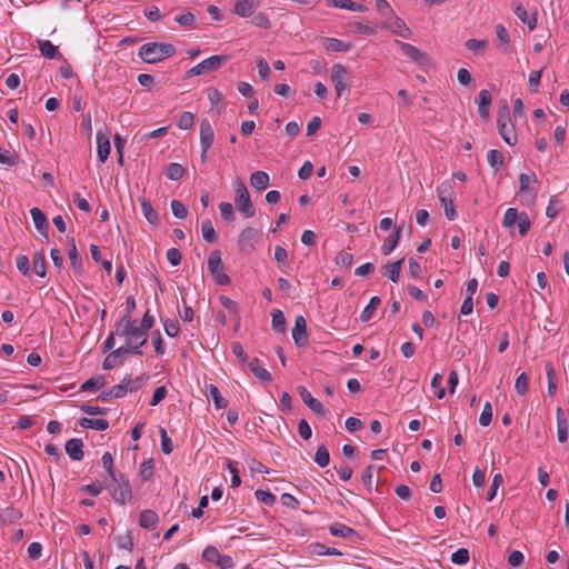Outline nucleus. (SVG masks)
<instances>
[{
    "mask_svg": "<svg viewBox=\"0 0 569 569\" xmlns=\"http://www.w3.org/2000/svg\"><path fill=\"white\" fill-rule=\"evenodd\" d=\"M117 335L124 339L128 353L141 355L140 348L147 342L148 335L140 328L137 320L123 316L117 325Z\"/></svg>",
    "mask_w": 569,
    "mask_h": 569,
    "instance_id": "obj_1",
    "label": "nucleus"
},
{
    "mask_svg": "<svg viewBox=\"0 0 569 569\" xmlns=\"http://www.w3.org/2000/svg\"><path fill=\"white\" fill-rule=\"evenodd\" d=\"M174 53V46L164 42H148L139 49V57L147 63H157L172 57Z\"/></svg>",
    "mask_w": 569,
    "mask_h": 569,
    "instance_id": "obj_2",
    "label": "nucleus"
},
{
    "mask_svg": "<svg viewBox=\"0 0 569 569\" xmlns=\"http://www.w3.org/2000/svg\"><path fill=\"white\" fill-rule=\"evenodd\" d=\"M497 127L499 134L509 146L517 143V134L510 119L509 104L507 100L501 101L497 112Z\"/></svg>",
    "mask_w": 569,
    "mask_h": 569,
    "instance_id": "obj_3",
    "label": "nucleus"
},
{
    "mask_svg": "<svg viewBox=\"0 0 569 569\" xmlns=\"http://www.w3.org/2000/svg\"><path fill=\"white\" fill-rule=\"evenodd\" d=\"M236 189V198L234 203L236 208L240 211L243 218L248 219L254 216V207L251 202L249 191L241 179H237L234 182Z\"/></svg>",
    "mask_w": 569,
    "mask_h": 569,
    "instance_id": "obj_4",
    "label": "nucleus"
},
{
    "mask_svg": "<svg viewBox=\"0 0 569 569\" xmlns=\"http://www.w3.org/2000/svg\"><path fill=\"white\" fill-rule=\"evenodd\" d=\"M538 182L536 173H520L519 174V196L521 197V202L530 206L536 201L537 190L535 184Z\"/></svg>",
    "mask_w": 569,
    "mask_h": 569,
    "instance_id": "obj_5",
    "label": "nucleus"
},
{
    "mask_svg": "<svg viewBox=\"0 0 569 569\" xmlns=\"http://www.w3.org/2000/svg\"><path fill=\"white\" fill-rule=\"evenodd\" d=\"M501 223L503 228H511L517 223L521 236H525L528 232L531 224L528 214L526 212H519L516 208L507 209Z\"/></svg>",
    "mask_w": 569,
    "mask_h": 569,
    "instance_id": "obj_6",
    "label": "nucleus"
},
{
    "mask_svg": "<svg viewBox=\"0 0 569 569\" xmlns=\"http://www.w3.org/2000/svg\"><path fill=\"white\" fill-rule=\"evenodd\" d=\"M208 270L218 284H229L230 278L223 270L221 253L219 250H213L208 257Z\"/></svg>",
    "mask_w": 569,
    "mask_h": 569,
    "instance_id": "obj_7",
    "label": "nucleus"
},
{
    "mask_svg": "<svg viewBox=\"0 0 569 569\" xmlns=\"http://www.w3.org/2000/svg\"><path fill=\"white\" fill-rule=\"evenodd\" d=\"M260 239L261 231L259 229L247 227L239 234L238 246L242 252L250 253Z\"/></svg>",
    "mask_w": 569,
    "mask_h": 569,
    "instance_id": "obj_8",
    "label": "nucleus"
},
{
    "mask_svg": "<svg viewBox=\"0 0 569 569\" xmlns=\"http://www.w3.org/2000/svg\"><path fill=\"white\" fill-rule=\"evenodd\" d=\"M112 481L114 482V486L111 488L112 498L121 505L129 502L132 498L129 481L122 475H117V480Z\"/></svg>",
    "mask_w": 569,
    "mask_h": 569,
    "instance_id": "obj_9",
    "label": "nucleus"
},
{
    "mask_svg": "<svg viewBox=\"0 0 569 569\" xmlns=\"http://www.w3.org/2000/svg\"><path fill=\"white\" fill-rule=\"evenodd\" d=\"M214 140V131L209 122V120L203 119L200 123V147L201 161L204 162L207 160V152L211 148Z\"/></svg>",
    "mask_w": 569,
    "mask_h": 569,
    "instance_id": "obj_10",
    "label": "nucleus"
},
{
    "mask_svg": "<svg viewBox=\"0 0 569 569\" xmlns=\"http://www.w3.org/2000/svg\"><path fill=\"white\" fill-rule=\"evenodd\" d=\"M228 60L229 56L227 54L212 56L208 59H204L189 71H214L222 68Z\"/></svg>",
    "mask_w": 569,
    "mask_h": 569,
    "instance_id": "obj_11",
    "label": "nucleus"
},
{
    "mask_svg": "<svg viewBox=\"0 0 569 569\" xmlns=\"http://www.w3.org/2000/svg\"><path fill=\"white\" fill-rule=\"evenodd\" d=\"M396 43L400 47L401 51L412 61L417 62L419 67H425L428 57L425 52L420 51L417 47L397 40Z\"/></svg>",
    "mask_w": 569,
    "mask_h": 569,
    "instance_id": "obj_12",
    "label": "nucleus"
},
{
    "mask_svg": "<svg viewBox=\"0 0 569 569\" xmlns=\"http://www.w3.org/2000/svg\"><path fill=\"white\" fill-rule=\"evenodd\" d=\"M292 339L298 347L305 346L308 340L307 322L303 316H297L292 328Z\"/></svg>",
    "mask_w": 569,
    "mask_h": 569,
    "instance_id": "obj_13",
    "label": "nucleus"
},
{
    "mask_svg": "<svg viewBox=\"0 0 569 569\" xmlns=\"http://www.w3.org/2000/svg\"><path fill=\"white\" fill-rule=\"evenodd\" d=\"M298 391L302 401L306 406H308L310 410L319 416H326L327 410L325 409L323 405L318 399L313 398L305 387H299Z\"/></svg>",
    "mask_w": 569,
    "mask_h": 569,
    "instance_id": "obj_14",
    "label": "nucleus"
},
{
    "mask_svg": "<svg viewBox=\"0 0 569 569\" xmlns=\"http://www.w3.org/2000/svg\"><path fill=\"white\" fill-rule=\"evenodd\" d=\"M385 24L392 33L401 38L408 39L411 37V30L408 28L406 22L397 16L385 21Z\"/></svg>",
    "mask_w": 569,
    "mask_h": 569,
    "instance_id": "obj_15",
    "label": "nucleus"
},
{
    "mask_svg": "<svg viewBox=\"0 0 569 569\" xmlns=\"http://www.w3.org/2000/svg\"><path fill=\"white\" fill-rule=\"evenodd\" d=\"M259 4V0H237L233 6V12L239 17L247 18L254 13Z\"/></svg>",
    "mask_w": 569,
    "mask_h": 569,
    "instance_id": "obj_16",
    "label": "nucleus"
},
{
    "mask_svg": "<svg viewBox=\"0 0 569 569\" xmlns=\"http://www.w3.org/2000/svg\"><path fill=\"white\" fill-rule=\"evenodd\" d=\"M99 161L104 163L110 154L109 134L99 131L96 136Z\"/></svg>",
    "mask_w": 569,
    "mask_h": 569,
    "instance_id": "obj_17",
    "label": "nucleus"
},
{
    "mask_svg": "<svg viewBox=\"0 0 569 569\" xmlns=\"http://www.w3.org/2000/svg\"><path fill=\"white\" fill-rule=\"evenodd\" d=\"M128 353V349L120 347L117 350L110 352L103 360L102 368L110 370L122 363V356Z\"/></svg>",
    "mask_w": 569,
    "mask_h": 569,
    "instance_id": "obj_18",
    "label": "nucleus"
},
{
    "mask_svg": "<svg viewBox=\"0 0 569 569\" xmlns=\"http://www.w3.org/2000/svg\"><path fill=\"white\" fill-rule=\"evenodd\" d=\"M82 447V441L80 439L73 438L67 441L66 452L72 460L80 461L83 459Z\"/></svg>",
    "mask_w": 569,
    "mask_h": 569,
    "instance_id": "obj_19",
    "label": "nucleus"
},
{
    "mask_svg": "<svg viewBox=\"0 0 569 569\" xmlns=\"http://www.w3.org/2000/svg\"><path fill=\"white\" fill-rule=\"evenodd\" d=\"M492 97L488 90H481L477 97L478 113L481 118L487 119L489 117V106Z\"/></svg>",
    "mask_w": 569,
    "mask_h": 569,
    "instance_id": "obj_20",
    "label": "nucleus"
},
{
    "mask_svg": "<svg viewBox=\"0 0 569 569\" xmlns=\"http://www.w3.org/2000/svg\"><path fill=\"white\" fill-rule=\"evenodd\" d=\"M30 214L37 230L44 237H48V221L44 213L39 208L34 207L30 210Z\"/></svg>",
    "mask_w": 569,
    "mask_h": 569,
    "instance_id": "obj_21",
    "label": "nucleus"
},
{
    "mask_svg": "<svg viewBox=\"0 0 569 569\" xmlns=\"http://www.w3.org/2000/svg\"><path fill=\"white\" fill-rule=\"evenodd\" d=\"M206 396L210 397L217 409H224L228 407V401L223 398L217 386L209 383L206 385Z\"/></svg>",
    "mask_w": 569,
    "mask_h": 569,
    "instance_id": "obj_22",
    "label": "nucleus"
},
{
    "mask_svg": "<svg viewBox=\"0 0 569 569\" xmlns=\"http://www.w3.org/2000/svg\"><path fill=\"white\" fill-rule=\"evenodd\" d=\"M247 366L256 378L267 383L271 382L272 378L270 372L260 366V362L257 358L250 360Z\"/></svg>",
    "mask_w": 569,
    "mask_h": 569,
    "instance_id": "obj_23",
    "label": "nucleus"
},
{
    "mask_svg": "<svg viewBox=\"0 0 569 569\" xmlns=\"http://www.w3.org/2000/svg\"><path fill=\"white\" fill-rule=\"evenodd\" d=\"M79 425L86 429L104 431L109 427V422L103 418H81Z\"/></svg>",
    "mask_w": 569,
    "mask_h": 569,
    "instance_id": "obj_24",
    "label": "nucleus"
},
{
    "mask_svg": "<svg viewBox=\"0 0 569 569\" xmlns=\"http://www.w3.org/2000/svg\"><path fill=\"white\" fill-rule=\"evenodd\" d=\"M327 4L330 7L347 9V10H351V11H359V12L367 11L366 6L355 2V1H351V0H328Z\"/></svg>",
    "mask_w": 569,
    "mask_h": 569,
    "instance_id": "obj_25",
    "label": "nucleus"
},
{
    "mask_svg": "<svg viewBox=\"0 0 569 569\" xmlns=\"http://www.w3.org/2000/svg\"><path fill=\"white\" fill-rule=\"evenodd\" d=\"M159 521L157 512L153 510H142L139 515V525L144 529H153Z\"/></svg>",
    "mask_w": 569,
    "mask_h": 569,
    "instance_id": "obj_26",
    "label": "nucleus"
},
{
    "mask_svg": "<svg viewBox=\"0 0 569 569\" xmlns=\"http://www.w3.org/2000/svg\"><path fill=\"white\" fill-rule=\"evenodd\" d=\"M269 174L264 171H256L250 176V184L252 188L261 191L269 186Z\"/></svg>",
    "mask_w": 569,
    "mask_h": 569,
    "instance_id": "obj_27",
    "label": "nucleus"
},
{
    "mask_svg": "<svg viewBox=\"0 0 569 569\" xmlns=\"http://www.w3.org/2000/svg\"><path fill=\"white\" fill-rule=\"evenodd\" d=\"M40 52L43 57L48 59L61 58V53L58 48L53 46L49 40H40L38 41Z\"/></svg>",
    "mask_w": 569,
    "mask_h": 569,
    "instance_id": "obj_28",
    "label": "nucleus"
},
{
    "mask_svg": "<svg viewBox=\"0 0 569 569\" xmlns=\"http://www.w3.org/2000/svg\"><path fill=\"white\" fill-rule=\"evenodd\" d=\"M403 260H398L388 263L383 267V274L388 277L392 282H398L400 278V271Z\"/></svg>",
    "mask_w": 569,
    "mask_h": 569,
    "instance_id": "obj_29",
    "label": "nucleus"
},
{
    "mask_svg": "<svg viewBox=\"0 0 569 569\" xmlns=\"http://www.w3.org/2000/svg\"><path fill=\"white\" fill-rule=\"evenodd\" d=\"M380 303H381V300L379 297H377V296L372 297L370 299L369 303L361 311L360 317H359L360 321H362V322L369 321L372 318L375 311L380 306Z\"/></svg>",
    "mask_w": 569,
    "mask_h": 569,
    "instance_id": "obj_30",
    "label": "nucleus"
},
{
    "mask_svg": "<svg viewBox=\"0 0 569 569\" xmlns=\"http://www.w3.org/2000/svg\"><path fill=\"white\" fill-rule=\"evenodd\" d=\"M323 47L326 50L332 52L348 51L350 49L349 43L335 38H326L323 41Z\"/></svg>",
    "mask_w": 569,
    "mask_h": 569,
    "instance_id": "obj_31",
    "label": "nucleus"
},
{
    "mask_svg": "<svg viewBox=\"0 0 569 569\" xmlns=\"http://www.w3.org/2000/svg\"><path fill=\"white\" fill-rule=\"evenodd\" d=\"M513 11H515V14L523 23H526L530 30H533L536 28V26H537L536 14L532 16V17H529L526 8L523 6H521V4L517 6Z\"/></svg>",
    "mask_w": 569,
    "mask_h": 569,
    "instance_id": "obj_32",
    "label": "nucleus"
},
{
    "mask_svg": "<svg viewBox=\"0 0 569 569\" xmlns=\"http://www.w3.org/2000/svg\"><path fill=\"white\" fill-rule=\"evenodd\" d=\"M32 268L37 276H46V256L43 251L36 252L32 259Z\"/></svg>",
    "mask_w": 569,
    "mask_h": 569,
    "instance_id": "obj_33",
    "label": "nucleus"
},
{
    "mask_svg": "<svg viewBox=\"0 0 569 569\" xmlns=\"http://www.w3.org/2000/svg\"><path fill=\"white\" fill-rule=\"evenodd\" d=\"M400 229H397L392 234L389 236V238L385 241V243L381 246V252L385 256L390 254L393 249L398 246L400 240Z\"/></svg>",
    "mask_w": 569,
    "mask_h": 569,
    "instance_id": "obj_34",
    "label": "nucleus"
},
{
    "mask_svg": "<svg viewBox=\"0 0 569 569\" xmlns=\"http://www.w3.org/2000/svg\"><path fill=\"white\" fill-rule=\"evenodd\" d=\"M437 193L439 201L440 200H453V186L450 180H446L442 183H440L437 188Z\"/></svg>",
    "mask_w": 569,
    "mask_h": 569,
    "instance_id": "obj_35",
    "label": "nucleus"
},
{
    "mask_svg": "<svg viewBox=\"0 0 569 569\" xmlns=\"http://www.w3.org/2000/svg\"><path fill=\"white\" fill-rule=\"evenodd\" d=\"M201 234L203 240L207 242H214L217 240V233L212 226V222L209 219H204L201 222Z\"/></svg>",
    "mask_w": 569,
    "mask_h": 569,
    "instance_id": "obj_36",
    "label": "nucleus"
},
{
    "mask_svg": "<svg viewBox=\"0 0 569 569\" xmlns=\"http://www.w3.org/2000/svg\"><path fill=\"white\" fill-rule=\"evenodd\" d=\"M224 465L231 473V487L237 488L241 483V479L239 477L238 463L229 458L224 459Z\"/></svg>",
    "mask_w": 569,
    "mask_h": 569,
    "instance_id": "obj_37",
    "label": "nucleus"
},
{
    "mask_svg": "<svg viewBox=\"0 0 569 569\" xmlns=\"http://www.w3.org/2000/svg\"><path fill=\"white\" fill-rule=\"evenodd\" d=\"M194 124V114L189 111H184L178 116L177 127L181 130L191 129Z\"/></svg>",
    "mask_w": 569,
    "mask_h": 569,
    "instance_id": "obj_38",
    "label": "nucleus"
},
{
    "mask_svg": "<svg viewBox=\"0 0 569 569\" xmlns=\"http://www.w3.org/2000/svg\"><path fill=\"white\" fill-rule=\"evenodd\" d=\"M272 320L271 326L274 331L283 332L286 330V319L283 312L279 309H274L271 313Z\"/></svg>",
    "mask_w": 569,
    "mask_h": 569,
    "instance_id": "obj_39",
    "label": "nucleus"
},
{
    "mask_svg": "<svg viewBox=\"0 0 569 569\" xmlns=\"http://www.w3.org/2000/svg\"><path fill=\"white\" fill-rule=\"evenodd\" d=\"M487 161L495 171H498L503 162V156L500 151L491 149L487 153Z\"/></svg>",
    "mask_w": 569,
    "mask_h": 569,
    "instance_id": "obj_40",
    "label": "nucleus"
},
{
    "mask_svg": "<svg viewBox=\"0 0 569 569\" xmlns=\"http://www.w3.org/2000/svg\"><path fill=\"white\" fill-rule=\"evenodd\" d=\"M106 385V379L102 376L92 377L82 383L81 390L94 391L102 388Z\"/></svg>",
    "mask_w": 569,
    "mask_h": 569,
    "instance_id": "obj_41",
    "label": "nucleus"
},
{
    "mask_svg": "<svg viewBox=\"0 0 569 569\" xmlns=\"http://www.w3.org/2000/svg\"><path fill=\"white\" fill-rule=\"evenodd\" d=\"M329 531L335 537L347 538L355 533V530L342 523H333L329 527Z\"/></svg>",
    "mask_w": 569,
    "mask_h": 569,
    "instance_id": "obj_42",
    "label": "nucleus"
},
{
    "mask_svg": "<svg viewBox=\"0 0 569 569\" xmlns=\"http://www.w3.org/2000/svg\"><path fill=\"white\" fill-rule=\"evenodd\" d=\"M315 462L321 468H325L329 465L330 455L326 446L322 445L318 447L315 455Z\"/></svg>",
    "mask_w": 569,
    "mask_h": 569,
    "instance_id": "obj_43",
    "label": "nucleus"
},
{
    "mask_svg": "<svg viewBox=\"0 0 569 569\" xmlns=\"http://www.w3.org/2000/svg\"><path fill=\"white\" fill-rule=\"evenodd\" d=\"M488 41L485 39H468L465 42V47L475 53H479L486 50Z\"/></svg>",
    "mask_w": 569,
    "mask_h": 569,
    "instance_id": "obj_44",
    "label": "nucleus"
},
{
    "mask_svg": "<svg viewBox=\"0 0 569 569\" xmlns=\"http://www.w3.org/2000/svg\"><path fill=\"white\" fill-rule=\"evenodd\" d=\"M529 389V377L526 372L520 373L515 382V390L518 395H526Z\"/></svg>",
    "mask_w": 569,
    "mask_h": 569,
    "instance_id": "obj_45",
    "label": "nucleus"
},
{
    "mask_svg": "<svg viewBox=\"0 0 569 569\" xmlns=\"http://www.w3.org/2000/svg\"><path fill=\"white\" fill-rule=\"evenodd\" d=\"M377 11L387 20L396 16L387 0H376Z\"/></svg>",
    "mask_w": 569,
    "mask_h": 569,
    "instance_id": "obj_46",
    "label": "nucleus"
},
{
    "mask_svg": "<svg viewBox=\"0 0 569 569\" xmlns=\"http://www.w3.org/2000/svg\"><path fill=\"white\" fill-rule=\"evenodd\" d=\"M141 210L144 218L152 224L158 222V213L153 210L151 203L147 200H141Z\"/></svg>",
    "mask_w": 569,
    "mask_h": 569,
    "instance_id": "obj_47",
    "label": "nucleus"
},
{
    "mask_svg": "<svg viewBox=\"0 0 569 569\" xmlns=\"http://www.w3.org/2000/svg\"><path fill=\"white\" fill-rule=\"evenodd\" d=\"M546 375H547V379H548V395L553 396L557 390V385H556V370L552 365H550V363L546 365Z\"/></svg>",
    "mask_w": 569,
    "mask_h": 569,
    "instance_id": "obj_48",
    "label": "nucleus"
},
{
    "mask_svg": "<svg viewBox=\"0 0 569 569\" xmlns=\"http://www.w3.org/2000/svg\"><path fill=\"white\" fill-rule=\"evenodd\" d=\"M231 351L241 366L248 365V356L244 352L243 347L240 342L233 341L231 343Z\"/></svg>",
    "mask_w": 569,
    "mask_h": 569,
    "instance_id": "obj_49",
    "label": "nucleus"
},
{
    "mask_svg": "<svg viewBox=\"0 0 569 569\" xmlns=\"http://www.w3.org/2000/svg\"><path fill=\"white\" fill-rule=\"evenodd\" d=\"M349 29L352 33L356 34L373 36L376 33L372 27L363 24L361 22H353L349 24Z\"/></svg>",
    "mask_w": 569,
    "mask_h": 569,
    "instance_id": "obj_50",
    "label": "nucleus"
},
{
    "mask_svg": "<svg viewBox=\"0 0 569 569\" xmlns=\"http://www.w3.org/2000/svg\"><path fill=\"white\" fill-rule=\"evenodd\" d=\"M184 168L179 163H170L167 168V177L170 180L177 181L182 178Z\"/></svg>",
    "mask_w": 569,
    "mask_h": 569,
    "instance_id": "obj_51",
    "label": "nucleus"
},
{
    "mask_svg": "<svg viewBox=\"0 0 569 569\" xmlns=\"http://www.w3.org/2000/svg\"><path fill=\"white\" fill-rule=\"evenodd\" d=\"M431 388L435 390V395L438 399H442L446 396V389L442 387V375H433L431 379Z\"/></svg>",
    "mask_w": 569,
    "mask_h": 569,
    "instance_id": "obj_52",
    "label": "nucleus"
},
{
    "mask_svg": "<svg viewBox=\"0 0 569 569\" xmlns=\"http://www.w3.org/2000/svg\"><path fill=\"white\" fill-rule=\"evenodd\" d=\"M101 462L106 471L108 472L111 480H117V475L113 470V457L110 452H104Z\"/></svg>",
    "mask_w": 569,
    "mask_h": 569,
    "instance_id": "obj_53",
    "label": "nucleus"
},
{
    "mask_svg": "<svg viewBox=\"0 0 569 569\" xmlns=\"http://www.w3.org/2000/svg\"><path fill=\"white\" fill-rule=\"evenodd\" d=\"M220 216L224 221L231 222L234 220L233 207L230 202H221L219 204Z\"/></svg>",
    "mask_w": 569,
    "mask_h": 569,
    "instance_id": "obj_54",
    "label": "nucleus"
},
{
    "mask_svg": "<svg viewBox=\"0 0 569 569\" xmlns=\"http://www.w3.org/2000/svg\"><path fill=\"white\" fill-rule=\"evenodd\" d=\"M254 496L258 501L267 506H272L276 502V496L271 493L269 490L259 489L254 492Z\"/></svg>",
    "mask_w": 569,
    "mask_h": 569,
    "instance_id": "obj_55",
    "label": "nucleus"
},
{
    "mask_svg": "<svg viewBox=\"0 0 569 569\" xmlns=\"http://www.w3.org/2000/svg\"><path fill=\"white\" fill-rule=\"evenodd\" d=\"M492 420V406L490 402H486L483 405L482 411L479 417V423L483 427H487L490 425Z\"/></svg>",
    "mask_w": 569,
    "mask_h": 569,
    "instance_id": "obj_56",
    "label": "nucleus"
},
{
    "mask_svg": "<svg viewBox=\"0 0 569 569\" xmlns=\"http://www.w3.org/2000/svg\"><path fill=\"white\" fill-rule=\"evenodd\" d=\"M172 214L178 219H183L188 216L187 207L179 200L171 201Z\"/></svg>",
    "mask_w": 569,
    "mask_h": 569,
    "instance_id": "obj_57",
    "label": "nucleus"
},
{
    "mask_svg": "<svg viewBox=\"0 0 569 569\" xmlns=\"http://www.w3.org/2000/svg\"><path fill=\"white\" fill-rule=\"evenodd\" d=\"M451 561L455 565H466L469 561V551L460 548L451 555Z\"/></svg>",
    "mask_w": 569,
    "mask_h": 569,
    "instance_id": "obj_58",
    "label": "nucleus"
},
{
    "mask_svg": "<svg viewBox=\"0 0 569 569\" xmlns=\"http://www.w3.org/2000/svg\"><path fill=\"white\" fill-rule=\"evenodd\" d=\"M160 438H161V450L164 455H169L173 450L172 441L168 437L166 429L161 428L160 431Z\"/></svg>",
    "mask_w": 569,
    "mask_h": 569,
    "instance_id": "obj_59",
    "label": "nucleus"
},
{
    "mask_svg": "<svg viewBox=\"0 0 569 569\" xmlns=\"http://www.w3.org/2000/svg\"><path fill=\"white\" fill-rule=\"evenodd\" d=\"M352 262H353V257L351 253H349L347 251H340L336 256V263L338 266L349 268L352 264Z\"/></svg>",
    "mask_w": 569,
    "mask_h": 569,
    "instance_id": "obj_60",
    "label": "nucleus"
},
{
    "mask_svg": "<svg viewBox=\"0 0 569 569\" xmlns=\"http://www.w3.org/2000/svg\"><path fill=\"white\" fill-rule=\"evenodd\" d=\"M496 38L500 46H507L510 41L508 30L502 26H496Z\"/></svg>",
    "mask_w": 569,
    "mask_h": 569,
    "instance_id": "obj_61",
    "label": "nucleus"
},
{
    "mask_svg": "<svg viewBox=\"0 0 569 569\" xmlns=\"http://www.w3.org/2000/svg\"><path fill=\"white\" fill-rule=\"evenodd\" d=\"M16 264L18 270L23 274H28L30 270V261L29 258L26 254H19L16 258Z\"/></svg>",
    "mask_w": 569,
    "mask_h": 569,
    "instance_id": "obj_62",
    "label": "nucleus"
},
{
    "mask_svg": "<svg viewBox=\"0 0 569 569\" xmlns=\"http://www.w3.org/2000/svg\"><path fill=\"white\" fill-rule=\"evenodd\" d=\"M251 23L258 28L268 29L270 28V20L267 14L259 12L253 16Z\"/></svg>",
    "mask_w": 569,
    "mask_h": 569,
    "instance_id": "obj_63",
    "label": "nucleus"
},
{
    "mask_svg": "<svg viewBox=\"0 0 569 569\" xmlns=\"http://www.w3.org/2000/svg\"><path fill=\"white\" fill-rule=\"evenodd\" d=\"M174 20L181 27H188L189 28V27L193 26V23L196 21V17L191 12H186L183 14L177 16Z\"/></svg>",
    "mask_w": 569,
    "mask_h": 569,
    "instance_id": "obj_64",
    "label": "nucleus"
}]
</instances>
